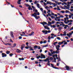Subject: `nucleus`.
I'll return each mask as SVG.
<instances>
[{
  "label": "nucleus",
  "instance_id": "1",
  "mask_svg": "<svg viewBox=\"0 0 73 73\" xmlns=\"http://www.w3.org/2000/svg\"><path fill=\"white\" fill-rule=\"evenodd\" d=\"M50 56H48L47 58H46V59H44L45 60V62H47V63H50V61H49V60H50V59H49Z\"/></svg>",
  "mask_w": 73,
  "mask_h": 73
},
{
  "label": "nucleus",
  "instance_id": "2",
  "mask_svg": "<svg viewBox=\"0 0 73 73\" xmlns=\"http://www.w3.org/2000/svg\"><path fill=\"white\" fill-rule=\"evenodd\" d=\"M50 65H51V67H52V68H54V69H59V68H57L56 67L54 66V65L53 64H51Z\"/></svg>",
  "mask_w": 73,
  "mask_h": 73
},
{
  "label": "nucleus",
  "instance_id": "3",
  "mask_svg": "<svg viewBox=\"0 0 73 73\" xmlns=\"http://www.w3.org/2000/svg\"><path fill=\"white\" fill-rule=\"evenodd\" d=\"M31 16H33L34 17H35V18L37 20L38 19L37 15H35L34 14H33L31 15Z\"/></svg>",
  "mask_w": 73,
  "mask_h": 73
},
{
  "label": "nucleus",
  "instance_id": "4",
  "mask_svg": "<svg viewBox=\"0 0 73 73\" xmlns=\"http://www.w3.org/2000/svg\"><path fill=\"white\" fill-rule=\"evenodd\" d=\"M2 57H7V54H5V53H2Z\"/></svg>",
  "mask_w": 73,
  "mask_h": 73
},
{
  "label": "nucleus",
  "instance_id": "5",
  "mask_svg": "<svg viewBox=\"0 0 73 73\" xmlns=\"http://www.w3.org/2000/svg\"><path fill=\"white\" fill-rule=\"evenodd\" d=\"M42 32L43 33H44V35H46L48 34V31L46 30V31H42Z\"/></svg>",
  "mask_w": 73,
  "mask_h": 73
},
{
  "label": "nucleus",
  "instance_id": "6",
  "mask_svg": "<svg viewBox=\"0 0 73 73\" xmlns=\"http://www.w3.org/2000/svg\"><path fill=\"white\" fill-rule=\"evenodd\" d=\"M10 36L11 37L13 38L14 37V36L13 35V32L10 31Z\"/></svg>",
  "mask_w": 73,
  "mask_h": 73
},
{
  "label": "nucleus",
  "instance_id": "7",
  "mask_svg": "<svg viewBox=\"0 0 73 73\" xmlns=\"http://www.w3.org/2000/svg\"><path fill=\"white\" fill-rule=\"evenodd\" d=\"M41 57V59H42V58H45V55H43L42 54H41L40 55Z\"/></svg>",
  "mask_w": 73,
  "mask_h": 73
},
{
  "label": "nucleus",
  "instance_id": "8",
  "mask_svg": "<svg viewBox=\"0 0 73 73\" xmlns=\"http://www.w3.org/2000/svg\"><path fill=\"white\" fill-rule=\"evenodd\" d=\"M16 51L17 53H20L21 52V51L19 49H17Z\"/></svg>",
  "mask_w": 73,
  "mask_h": 73
},
{
  "label": "nucleus",
  "instance_id": "9",
  "mask_svg": "<svg viewBox=\"0 0 73 73\" xmlns=\"http://www.w3.org/2000/svg\"><path fill=\"white\" fill-rule=\"evenodd\" d=\"M65 68H66V70H69V67L68 66H65Z\"/></svg>",
  "mask_w": 73,
  "mask_h": 73
},
{
  "label": "nucleus",
  "instance_id": "10",
  "mask_svg": "<svg viewBox=\"0 0 73 73\" xmlns=\"http://www.w3.org/2000/svg\"><path fill=\"white\" fill-rule=\"evenodd\" d=\"M47 4H50V5H52V3L50 1H47Z\"/></svg>",
  "mask_w": 73,
  "mask_h": 73
},
{
  "label": "nucleus",
  "instance_id": "11",
  "mask_svg": "<svg viewBox=\"0 0 73 73\" xmlns=\"http://www.w3.org/2000/svg\"><path fill=\"white\" fill-rule=\"evenodd\" d=\"M34 33L33 32H32L31 34H29V36H32Z\"/></svg>",
  "mask_w": 73,
  "mask_h": 73
},
{
  "label": "nucleus",
  "instance_id": "12",
  "mask_svg": "<svg viewBox=\"0 0 73 73\" xmlns=\"http://www.w3.org/2000/svg\"><path fill=\"white\" fill-rule=\"evenodd\" d=\"M63 44V42H59L58 43V45H62V44Z\"/></svg>",
  "mask_w": 73,
  "mask_h": 73
},
{
  "label": "nucleus",
  "instance_id": "13",
  "mask_svg": "<svg viewBox=\"0 0 73 73\" xmlns=\"http://www.w3.org/2000/svg\"><path fill=\"white\" fill-rule=\"evenodd\" d=\"M28 9L29 10H31V11L33 10V9L32 8L31 6H30L29 7Z\"/></svg>",
  "mask_w": 73,
  "mask_h": 73
},
{
  "label": "nucleus",
  "instance_id": "14",
  "mask_svg": "<svg viewBox=\"0 0 73 73\" xmlns=\"http://www.w3.org/2000/svg\"><path fill=\"white\" fill-rule=\"evenodd\" d=\"M19 60H20V61L21 60H24V58H19Z\"/></svg>",
  "mask_w": 73,
  "mask_h": 73
},
{
  "label": "nucleus",
  "instance_id": "15",
  "mask_svg": "<svg viewBox=\"0 0 73 73\" xmlns=\"http://www.w3.org/2000/svg\"><path fill=\"white\" fill-rule=\"evenodd\" d=\"M11 53V52H10V51H6V54H8L9 53Z\"/></svg>",
  "mask_w": 73,
  "mask_h": 73
},
{
  "label": "nucleus",
  "instance_id": "16",
  "mask_svg": "<svg viewBox=\"0 0 73 73\" xmlns=\"http://www.w3.org/2000/svg\"><path fill=\"white\" fill-rule=\"evenodd\" d=\"M44 29H47V30H49L50 29V28H49L47 27H46L45 28H44Z\"/></svg>",
  "mask_w": 73,
  "mask_h": 73
},
{
  "label": "nucleus",
  "instance_id": "17",
  "mask_svg": "<svg viewBox=\"0 0 73 73\" xmlns=\"http://www.w3.org/2000/svg\"><path fill=\"white\" fill-rule=\"evenodd\" d=\"M15 46H16V44L14 43L13 44V46L12 48H14L15 47Z\"/></svg>",
  "mask_w": 73,
  "mask_h": 73
},
{
  "label": "nucleus",
  "instance_id": "18",
  "mask_svg": "<svg viewBox=\"0 0 73 73\" xmlns=\"http://www.w3.org/2000/svg\"><path fill=\"white\" fill-rule=\"evenodd\" d=\"M44 27V28L46 27H48V26L46 25L45 26V24L44 23H43L42 24Z\"/></svg>",
  "mask_w": 73,
  "mask_h": 73
},
{
  "label": "nucleus",
  "instance_id": "19",
  "mask_svg": "<svg viewBox=\"0 0 73 73\" xmlns=\"http://www.w3.org/2000/svg\"><path fill=\"white\" fill-rule=\"evenodd\" d=\"M39 61H40V62H41L42 61H45V59L44 60H42V59H39Z\"/></svg>",
  "mask_w": 73,
  "mask_h": 73
},
{
  "label": "nucleus",
  "instance_id": "20",
  "mask_svg": "<svg viewBox=\"0 0 73 73\" xmlns=\"http://www.w3.org/2000/svg\"><path fill=\"white\" fill-rule=\"evenodd\" d=\"M55 46L56 47V48L57 49V51H58L59 50V48H57V46Z\"/></svg>",
  "mask_w": 73,
  "mask_h": 73
},
{
  "label": "nucleus",
  "instance_id": "21",
  "mask_svg": "<svg viewBox=\"0 0 73 73\" xmlns=\"http://www.w3.org/2000/svg\"><path fill=\"white\" fill-rule=\"evenodd\" d=\"M34 49H37V48H38V46L35 45L34 46Z\"/></svg>",
  "mask_w": 73,
  "mask_h": 73
},
{
  "label": "nucleus",
  "instance_id": "22",
  "mask_svg": "<svg viewBox=\"0 0 73 73\" xmlns=\"http://www.w3.org/2000/svg\"><path fill=\"white\" fill-rule=\"evenodd\" d=\"M62 28H63L62 27H59L58 29L60 30H61V29H62Z\"/></svg>",
  "mask_w": 73,
  "mask_h": 73
},
{
  "label": "nucleus",
  "instance_id": "23",
  "mask_svg": "<svg viewBox=\"0 0 73 73\" xmlns=\"http://www.w3.org/2000/svg\"><path fill=\"white\" fill-rule=\"evenodd\" d=\"M38 8H40V5L38 3L36 4Z\"/></svg>",
  "mask_w": 73,
  "mask_h": 73
},
{
  "label": "nucleus",
  "instance_id": "24",
  "mask_svg": "<svg viewBox=\"0 0 73 73\" xmlns=\"http://www.w3.org/2000/svg\"><path fill=\"white\" fill-rule=\"evenodd\" d=\"M57 9L58 11H60L61 9H60V7L58 6H57Z\"/></svg>",
  "mask_w": 73,
  "mask_h": 73
},
{
  "label": "nucleus",
  "instance_id": "25",
  "mask_svg": "<svg viewBox=\"0 0 73 73\" xmlns=\"http://www.w3.org/2000/svg\"><path fill=\"white\" fill-rule=\"evenodd\" d=\"M9 56L10 57H12L13 55V54L12 53H11V54H9Z\"/></svg>",
  "mask_w": 73,
  "mask_h": 73
},
{
  "label": "nucleus",
  "instance_id": "26",
  "mask_svg": "<svg viewBox=\"0 0 73 73\" xmlns=\"http://www.w3.org/2000/svg\"><path fill=\"white\" fill-rule=\"evenodd\" d=\"M39 58H41V56H40L39 55L38 56H36V58H37V59H39Z\"/></svg>",
  "mask_w": 73,
  "mask_h": 73
},
{
  "label": "nucleus",
  "instance_id": "27",
  "mask_svg": "<svg viewBox=\"0 0 73 73\" xmlns=\"http://www.w3.org/2000/svg\"><path fill=\"white\" fill-rule=\"evenodd\" d=\"M59 53H60V51H55V53H56V54H57V53L58 54Z\"/></svg>",
  "mask_w": 73,
  "mask_h": 73
},
{
  "label": "nucleus",
  "instance_id": "28",
  "mask_svg": "<svg viewBox=\"0 0 73 73\" xmlns=\"http://www.w3.org/2000/svg\"><path fill=\"white\" fill-rule=\"evenodd\" d=\"M66 13H70V12H69V11H68V10H66Z\"/></svg>",
  "mask_w": 73,
  "mask_h": 73
},
{
  "label": "nucleus",
  "instance_id": "29",
  "mask_svg": "<svg viewBox=\"0 0 73 73\" xmlns=\"http://www.w3.org/2000/svg\"><path fill=\"white\" fill-rule=\"evenodd\" d=\"M24 46H21V49L22 50H23V49H24Z\"/></svg>",
  "mask_w": 73,
  "mask_h": 73
},
{
  "label": "nucleus",
  "instance_id": "30",
  "mask_svg": "<svg viewBox=\"0 0 73 73\" xmlns=\"http://www.w3.org/2000/svg\"><path fill=\"white\" fill-rule=\"evenodd\" d=\"M21 2V1H18V2H17V3L18 4H21V3H20Z\"/></svg>",
  "mask_w": 73,
  "mask_h": 73
},
{
  "label": "nucleus",
  "instance_id": "31",
  "mask_svg": "<svg viewBox=\"0 0 73 73\" xmlns=\"http://www.w3.org/2000/svg\"><path fill=\"white\" fill-rule=\"evenodd\" d=\"M54 2H55L56 4H58V1H54Z\"/></svg>",
  "mask_w": 73,
  "mask_h": 73
},
{
  "label": "nucleus",
  "instance_id": "32",
  "mask_svg": "<svg viewBox=\"0 0 73 73\" xmlns=\"http://www.w3.org/2000/svg\"><path fill=\"white\" fill-rule=\"evenodd\" d=\"M50 60H53V58L52 57H50Z\"/></svg>",
  "mask_w": 73,
  "mask_h": 73
},
{
  "label": "nucleus",
  "instance_id": "33",
  "mask_svg": "<svg viewBox=\"0 0 73 73\" xmlns=\"http://www.w3.org/2000/svg\"><path fill=\"white\" fill-rule=\"evenodd\" d=\"M57 43H58L57 42H54V45H56V44H57Z\"/></svg>",
  "mask_w": 73,
  "mask_h": 73
},
{
  "label": "nucleus",
  "instance_id": "34",
  "mask_svg": "<svg viewBox=\"0 0 73 73\" xmlns=\"http://www.w3.org/2000/svg\"><path fill=\"white\" fill-rule=\"evenodd\" d=\"M25 5H26V7H31V6L29 5H28V4H25Z\"/></svg>",
  "mask_w": 73,
  "mask_h": 73
},
{
  "label": "nucleus",
  "instance_id": "35",
  "mask_svg": "<svg viewBox=\"0 0 73 73\" xmlns=\"http://www.w3.org/2000/svg\"><path fill=\"white\" fill-rule=\"evenodd\" d=\"M51 17L52 19H54V18H56V17H54V16H51Z\"/></svg>",
  "mask_w": 73,
  "mask_h": 73
},
{
  "label": "nucleus",
  "instance_id": "36",
  "mask_svg": "<svg viewBox=\"0 0 73 73\" xmlns=\"http://www.w3.org/2000/svg\"><path fill=\"white\" fill-rule=\"evenodd\" d=\"M48 45L43 46V47H48Z\"/></svg>",
  "mask_w": 73,
  "mask_h": 73
},
{
  "label": "nucleus",
  "instance_id": "37",
  "mask_svg": "<svg viewBox=\"0 0 73 73\" xmlns=\"http://www.w3.org/2000/svg\"><path fill=\"white\" fill-rule=\"evenodd\" d=\"M57 38L58 40H61V38H60L59 37H57Z\"/></svg>",
  "mask_w": 73,
  "mask_h": 73
},
{
  "label": "nucleus",
  "instance_id": "38",
  "mask_svg": "<svg viewBox=\"0 0 73 73\" xmlns=\"http://www.w3.org/2000/svg\"><path fill=\"white\" fill-rule=\"evenodd\" d=\"M60 8H61L62 9H66L64 8L63 7H60Z\"/></svg>",
  "mask_w": 73,
  "mask_h": 73
},
{
  "label": "nucleus",
  "instance_id": "39",
  "mask_svg": "<svg viewBox=\"0 0 73 73\" xmlns=\"http://www.w3.org/2000/svg\"><path fill=\"white\" fill-rule=\"evenodd\" d=\"M69 8H70V7H68L67 6L66 7V9H68V10H70Z\"/></svg>",
  "mask_w": 73,
  "mask_h": 73
},
{
  "label": "nucleus",
  "instance_id": "40",
  "mask_svg": "<svg viewBox=\"0 0 73 73\" xmlns=\"http://www.w3.org/2000/svg\"><path fill=\"white\" fill-rule=\"evenodd\" d=\"M47 38L48 40H50V36H49Z\"/></svg>",
  "mask_w": 73,
  "mask_h": 73
},
{
  "label": "nucleus",
  "instance_id": "41",
  "mask_svg": "<svg viewBox=\"0 0 73 73\" xmlns=\"http://www.w3.org/2000/svg\"><path fill=\"white\" fill-rule=\"evenodd\" d=\"M48 24L50 25H52V23H51V22H50V21H48Z\"/></svg>",
  "mask_w": 73,
  "mask_h": 73
},
{
  "label": "nucleus",
  "instance_id": "42",
  "mask_svg": "<svg viewBox=\"0 0 73 73\" xmlns=\"http://www.w3.org/2000/svg\"><path fill=\"white\" fill-rule=\"evenodd\" d=\"M43 23L45 24V25H47V23L46 22H43Z\"/></svg>",
  "mask_w": 73,
  "mask_h": 73
},
{
  "label": "nucleus",
  "instance_id": "43",
  "mask_svg": "<svg viewBox=\"0 0 73 73\" xmlns=\"http://www.w3.org/2000/svg\"><path fill=\"white\" fill-rule=\"evenodd\" d=\"M67 44H68V43L67 42H64V45H67Z\"/></svg>",
  "mask_w": 73,
  "mask_h": 73
},
{
  "label": "nucleus",
  "instance_id": "44",
  "mask_svg": "<svg viewBox=\"0 0 73 73\" xmlns=\"http://www.w3.org/2000/svg\"><path fill=\"white\" fill-rule=\"evenodd\" d=\"M60 24V23L58 22H57L56 23V25H57V24Z\"/></svg>",
  "mask_w": 73,
  "mask_h": 73
},
{
  "label": "nucleus",
  "instance_id": "45",
  "mask_svg": "<svg viewBox=\"0 0 73 73\" xmlns=\"http://www.w3.org/2000/svg\"><path fill=\"white\" fill-rule=\"evenodd\" d=\"M72 23H68V25H72Z\"/></svg>",
  "mask_w": 73,
  "mask_h": 73
},
{
  "label": "nucleus",
  "instance_id": "46",
  "mask_svg": "<svg viewBox=\"0 0 73 73\" xmlns=\"http://www.w3.org/2000/svg\"><path fill=\"white\" fill-rule=\"evenodd\" d=\"M35 64H38V61H35Z\"/></svg>",
  "mask_w": 73,
  "mask_h": 73
},
{
  "label": "nucleus",
  "instance_id": "47",
  "mask_svg": "<svg viewBox=\"0 0 73 73\" xmlns=\"http://www.w3.org/2000/svg\"><path fill=\"white\" fill-rule=\"evenodd\" d=\"M40 9L41 11H43V9H42V8H40Z\"/></svg>",
  "mask_w": 73,
  "mask_h": 73
},
{
  "label": "nucleus",
  "instance_id": "48",
  "mask_svg": "<svg viewBox=\"0 0 73 73\" xmlns=\"http://www.w3.org/2000/svg\"><path fill=\"white\" fill-rule=\"evenodd\" d=\"M60 17H61V18H63V17H64V16L62 15H61L60 16Z\"/></svg>",
  "mask_w": 73,
  "mask_h": 73
},
{
  "label": "nucleus",
  "instance_id": "49",
  "mask_svg": "<svg viewBox=\"0 0 73 73\" xmlns=\"http://www.w3.org/2000/svg\"><path fill=\"white\" fill-rule=\"evenodd\" d=\"M56 26H55L54 25H52V27L53 28H55Z\"/></svg>",
  "mask_w": 73,
  "mask_h": 73
},
{
  "label": "nucleus",
  "instance_id": "50",
  "mask_svg": "<svg viewBox=\"0 0 73 73\" xmlns=\"http://www.w3.org/2000/svg\"><path fill=\"white\" fill-rule=\"evenodd\" d=\"M61 12L62 13H65V11H61Z\"/></svg>",
  "mask_w": 73,
  "mask_h": 73
},
{
  "label": "nucleus",
  "instance_id": "51",
  "mask_svg": "<svg viewBox=\"0 0 73 73\" xmlns=\"http://www.w3.org/2000/svg\"><path fill=\"white\" fill-rule=\"evenodd\" d=\"M48 19L49 21H52V19H51V18H50L48 17Z\"/></svg>",
  "mask_w": 73,
  "mask_h": 73
},
{
  "label": "nucleus",
  "instance_id": "52",
  "mask_svg": "<svg viewBox=\"0 0 73 73\" xmlns=\"http://www.w3.org/2000/svg\"><path fill=\"white\" fill-rule=\"evenodd\" d=\"M43 4H44V6H46V3H45L44 2Z\"/></svg>",
  "mask_w": 73,
  "mask_h": 73
},
{
  "label": "nucleus",
  "instance_id": "53",
  "mask_svg": "<svg viewBox=\"0 0 73 73\" xmlns=\"http://www.w3.org/2000/svg\"><path fill=\"white\" fill-rule=\"evenodd\" d=\"M31 60H35V58H31Z\"/></svg>",
  "mask_w": 73,
  "mask_h": 73
},
{
  "label": "nucleus",
  "instance_id": "54",
  "mask_svg": "<svg viewBox=\"0 0 73 73\" xmlns=\"http://www.w3.org/2000/svg\"><path fill=\"white\" fill-rule=\"evenodd\" d=\"M72 30H73V27L70 29V31H72Z\"/></svg>",
  "mask_w": 73,
  "mask_h": 73
},
{
  "label": "nucleus",
  "instance_id": "55",
  "mask_svg": "<svg viewBox=\"0 0 73 73\" xmlns=\"http://www.w3.org/2000/svg\"><path fill=\"white\" fill-rule=\"evenodd\" d=\"M49 56H52V54H51L50 53H49Z\"/></svg>",
  "mask_w": 73,
  "mask_h": 73
},
{
  "label": "nucleus",
  "instance_id": "56",
  "mask_svg": "<svg viewBox=\"0 0 73 73\" xmlns=\"http://www.w3.org/2000/svg\"><path fill=\"white\" fill-rule=\"evenodd\" d=\"M51 15L52 16H54V13H53L52 12L51 13Z\"/></svg>",
  "mask_w": 73,
  "mask_h": 73
},
{
  "label": "nucleus",
  "instance_id": "57",
  "mask_svg": "<svg viewBox=\"0 0 73 73\" xmlns=\"http://www.w3.org/2000/svg\"><path fill=\"white\" fill-rule=\"evenodd\" d=\"M48 10V12H50V10L49 9V10H48V9H47Z\"/></svg>",
  "mask_w": 73,
  "mask_h": 73
},
{
  "label": "nucleus",
  "instance_id": "58",
  "mask_svg": "<svg viewBox=\"0 0 73 73\" xmlns=\"http://www.w3.org/2000/svg\"><path fill=\"white\" fill-rule=\"evenodd\" d=\"M25 48L26 49H29V47L27 46H26L25 47Z\"/></svg>",
  "mask_w": 73,
  "mask_h": 73
},
{
  "label": "nucleus",
  "instance_id": "59",
  "mask_svg": "<svg viewBox=\"0 0 73 73\" xmlns=\"http://www.w3.org/2000/svg\"><path fill=\"white\" fill-rule=\"evenodd\" d=\"M37 15H38V16H39V15H40V13H39V12H37Z\"/></svg>",
  "mask_w": 73,
  "mask_h": 73
},
{
  "label": "nucleus",
  "instance_id": "60",
  "mask_svg": "<svg viewBox=\"0 0 73 73\" xmlns=\"http://www.w3.org/2000/svg\"><path fill=\"white\" fill-rule=\"evenodd\" d=\"M40 44H42V43H43V42L42 41H41L40 42Z\"/></svg>",
  "mask_w": 73,
  "mask_h": 73
},
{
  "label": "nucleus",
  "instance_id": "61",
  "mask_svg": "<svg viewBox=\"0 0 73 73\" xmlns=\"http://www.w3.org/2000/svg\"><path fill=\"white\" fill-rule=\"evenodd\" d=\"M22 38V37L21 36H20L19 37V39H21Z\"/></svg>",
  "mask_w": 73,
  "mask_h": 73
},
{
  "label": "nucleus",
  "instance_id": "62",
  "mask_svg": "<svg viewBox=\"0 0 73 73\" xmlns=\"http://www.w3.org/2000/svg\"><path fill=\"white\" fill-rule=\"evenodd\" d=\"M50 13H48V15H49V16H52V15H51V14H50Z\"/></svg>",
  "mask_w": 73,
  "mask_h": 73
},
{
  "label": "nucleus",
  "instance_id": "63",
  "mask_svg": "<svg viewBox=\"0 0 73 73\" xmlns=\"http://www.w3.org/2000/svg\"><path fill=\"white\" fill-rule=\"evenodd\" d=\"M43 42V44H45L46 42V41H44Z\"/></svg>",
  "mask_w": 73,
  "mask_h": 73
},
{
  "label": "nucleus",
  "instance_id": "64",
  "mask_svg": "<svg viewBox=\"0 0 73 73\" xmlns=\"http://www.w3.org/2000/svg\"><path fill=\"white\" fill-rule=\"evenodd\" d=\"M64 22L65 23V24H68V23L67 22H66V21H64Z\"/></svg>",
  "mask_w": 73,
  "mask_h": 73
}]
</instances>
